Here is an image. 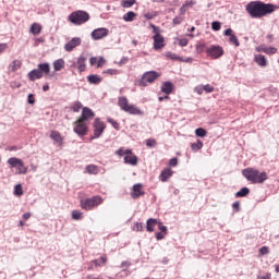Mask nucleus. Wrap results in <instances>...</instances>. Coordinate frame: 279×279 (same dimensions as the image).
<instances>
[{
	"label": "nucleus",
	"mask_w": 279,
	"mask_h": 279,
	"mask_svg": "<svg viewBox=\"0 0 279 279\" xmlns=\"http://www.w3.org/2000/svg\"><path fill=\"white\" fill-rule=\"evenodd\" d=\"M242 175L252 184H263L267 180V172H260L255 168H246L242 170Z\"/></svg>",
	"instance_id": "nucleus-2"
},
{
	"label": "nucleus",
	"mask_w": 279,
	"mask_h": 279,
	"mask_svg": "<svg viewBox=\"0 0 279 279\" xmlns=\"http://www.w3.org/2000/svg\"><path fill=\"white\" fill-rule=\"evenodd\" d=\"M72 110H73V112H80V110H82V102L76 101V102L72 106Z\"/></svg>",
	"instance_id": "nucleus-46"
},
{
	"label": "nucleus",
	"mask_w": 279,
	"mask_h": 279,
	"mask_svg": "<svg viewBox=\"0 0 279 279\" xmlns=\"http://www.w3.org/2000/svg\"><path fill=\"white\" fill-rule=\"evenodd\" d=\"M223 53H226V51L221 46H210L206 49V54L211 60H219Z\"/></svg>",
	"instance_id": "nucleus-11"
},
{
	"label": "nucleus",
	"mask_w": 279,
	"mask_h": 279,
	"mask_svg": "<svg viewBox=\"0 0 279 279\" xmlns=\"http://www.w3.org/2000/svg\"><path fill=\"white\" fill-rule=\"evenodd\" d=\"M149 27H151L153 34H155V36H161L160 35V28L156 27V25L150 24Z\"/></svg>",
	"instance_id": "nucleus-52"
},
{
	"label": "nucleus",
	"mask_w": 279,
	"mask_h": 279,
	"mask_svg": "<svg viewBox=\"0 0 279 279\" xmlns=\"http://www.w3.org/2000/svg\"><path fill=\"white\" fill-rule=\"evenodd\" d=\"M116 154L117 156H128V154H132V149L119 148Z\"/></svg>",
	"instance_id": "nucleus-37"
},
{
	"label": "nucleus",
	"mask_w": 279,
	"mask_h": 279,
	"mask_svg": "<svg viewBox=\"0 0 279 279\" xmlns=\"http://www.w3.org/2000/svg\"><path fill=\"white\" fill-rule=\"evenodd\" d=\"M165 234H166V233L157 232V233H156V239H157V241H162V239H165Z\"/></svg>",
	"instance_id": "nucleus-59"
},
{
	"label": "nucleus",
	"mask_w": 279,
	"mask_h": 279,
	"mask_svg": "<svg viewBox=\"0 0 279 279\" xmlns=\"http://www.w3.org/2000/svg\"><path fill=\"white\" fill-rule=\"evenodd\" d=\"M158 77H160V73L156 71L145 72L137 81V86L145 88L146 86H149V84H154L155 80H158Z\"/></svg>",
	"instance_id": "nucleus-7"
},
{
	"label": "nucleus",
	"mask_w": 279,
	"mask_h": 279,
	"mask_svg": "<svg viewBox=\"0 0 279 279\" xmlns=\"http://www.w3.org/2000/svg\"><path fill=\"white\" fill-rule=\"evenodd\" d=\"M49 73H51L49 63H39L38 69L28 72L27 77L31 82H36V80H43L44 75H49Z\"/></svg>",
	"instance_id": "nucleus-4"
},
{
	"label": "nucleus",
	"mask_w": 279,
	"mask_h": 279,
	"mask_svg": "<svg viewBox=\"0 0 279 279\" xmlns=\"http://www.w3.org/2000/svg\"><path fill=\"white\" fill-rule=\"evenodd\" d=\"M171 175H173V170H171V168H166L161 171V173L159 175V180L161 182H167V180H169V178H171Z\"/></svg>",
	"instance_id": "nucleus-23"
},
{
	"label": "nucleus",
	"mask_w": 279,
	"mask_h": 279,
	"mask_svg": "<svg viewBox=\"0 0 279 279\" xmlns=\"http://www.w3.org/2000/svg\"><path fill=\"white\" fill-rule=\"evenodd\" d=\"M54 71H62L64 69V59H59L53 62Z\"/></svg>",
	"instance_id": "nucleus-31"
},
{
	"label": "nucleus",
	"mask_w": 279,
	"mask_h": 279,
	"mask_svg": "<svg viewBox=\"0 0 279 279\" xmlns=\"http://www.w3.org/2000/svg\"><path fill=\"white\" fill-rule=\"evenodd\" d=\"M27 101H28V104H31V106H34L36 104V99L34 98L33 94L28 95Z\"/></svg>",
	"instance_id": "nucleus-57"
},
{
	"label": "nucleus",
	"mask_w": 279,
	"mask_h": 279,
	"mask_svg": "<svg viewBox=\"0 0 279 279\" xmlns=\"http://www.w3.org/2000/svg\"><path fill=\"white\" fill-rule=\"evenodd\" d=\"M161 93H165V95H171V93H173V83L165 82L161 86Z\"/></svg>",
	"instance_id": "nucleus-25"
},
{
	"label": "nucleus",
	"mask_w": 279,
	"mask_h": 279,
	"mask_svg": "<svg viewBox=\"0 0 279 279\" xmlns=\"http://www.w3.org/2000/svg\"><path fill=\"white\" fill-rule=\"evenodd\" d=\"M50 138L54 141V143H57L60 147L64 145V137L58 131H51Z\"/></svg>",
	"instance_id": "nucleus-21"
},
{
	"label": "nucleus",
	"mask_w": 279,
	"mask_h": 279,
	"mask_svg": "<svg viewBox=\"0 0 279 279\" xmlns=\"http://www.w3.org/2000/svg\"><path fill=\"white\" fill-rule=\"evenodd\" d=\"M104 74H108V75H119V73H121V72H119V70H117V69H108V70H105L104 72H102Z\"/></svg>",
	"instance_id": "nucleus-45"
},
{
	"label": "nucleus",
	"mask_w": 279,
	"mask_h": 279,
	"mask_svg": "<svg viewBox=\"0 0 279 279\" xmlns=\"http://www.w3.org/2000/svg\"><path fill=\"white\" fill-rule=\"evenodd\" d=\"M158 228L159 230L163 233V234H167V227L162 225V222H158Z\"/></svg>",
	"instance_id": "nucleus-55"
},
{
	"label": "nucleus",
	"mask_w": 279,
	"mask_h": 279,
	"mask_svg": "<svg viewBox=\"0 0 279 279\" xmlns=\"http://www.w3.org/2000/svg\"><path fill=\"white\" fill-rule=\"evenodd\" d=\"M90 119H95V112L92 111L90 108L84 107L83 110H82V114L78 118V120L83 121L85 123H88V121H90Z\"/></svg>",
	"instance_id": "nucleus-13"
},
{
	"label": "nucleus",
	"mask_w": 279,
	"mask_h": 279,
	"mask_svg": "<svg viewBox=\"0 0 279 279\" xmlns=\"http://www.w3.org/2000/svg\"><path fill=\"white\" fill-rule=\"evenodd\" d=\"M92 263L95 265V267H104L108 263V257L101 256L98 259L92 260Z\"/></svg>",
	"instance_id": "nucleus-29"
},
{
	"label": "nucleus",
	"mask_w": 279,
	"mask_h": 279,
	"mask_svg": "<svg viewBox=\"0 0 279 279\" xmlns=\"http://www.w3.org/2000/svg\"><path fill=\"white\" fill-rule=\"evenodd\" d=\"M278 7L272 3H264V2H250L246 5V12L252 16V19H263V16H267V14H271L276 12Z\"/></svg>",
	"instance_id": "nucleus-1"
},
{
	"label": "nucleus",
	"mask_w": 279,
	"mask_h": 279,
	"mask_svg": "<svg viewBox=\"0 0 279 279\" xmlns=\"http://www.w3.org/2000/svg\"><path fill=\"white\" fill-rule=\"evenodd\" d=\"M247 195H250V190L247 187H242L235 193V197H247Z\"/></svg>",
	"instance_id": "nucleus-33"
},
{
	"label": "nucleus",
	"mask_w": 279,
	"mask_h": 279,
	"mask_svg": "<svg viewBox=\"0 0 279 279\" xmlns=\"http://www.w3.org/2000/svg\"><path fill=\"white\" fill-rule=\"evenodd\" d=\"M72 66H74V69H77L80 73H84V71H86V58L78 57Z\"/></svg>",
	"instance_id": "nucleus-19"
},
{
	"label": "nucleus",
	"mask_w": 279,
	"mask_h": 279,
	"mask_svg": "<svg viewBox=\"0 0 279 279\" xmlns=\"http://www.w3.org/2000/svg\"><path fill=\"white\" fill-rule=\"evenodd\" d=\"M166 58H168L169 60H179V61L182 60L181 57H178V54L172 53V52H167Z\"/></svg>",
	"instance_id": "nucleus-42"
},
{
	"label": "nucleus",
	"mask_w": 279,
	"mask_h": 279,
	"mask_svg": "<svg viewBox=\"0 0 279 279\" xmlns=\"http://www.w3.org/2000/svg\"><path fill=\"white\" fill-rule=\"evenodd\" d=\"M134 19H136V13H134L132 11H130L123 15V21H125L126 23H132V21H134Z\"/></svg>",
	"instance_id": "nucleus-32"
},
{
	"label": "nucleus",
	"mask_w": 279,
	"mask_h": 279,
	"mask_svg": "<svg viewBox=\"0 0 279 279\" xmlns=\"http://www.w3.org/2000/svg\"><path fill=\"white\" fill-rule=\"evenodd\" d=\"M118 106L121 108V110L128 112L129 114L136 117H143V114H145V111L141 110V108L136 107V105L130 104V100L123 96L118 99Z\"/></svg>",
	"instance_id": "nucleus-3"
},
{
	"label": "nucleus",
	"mask_w": 279,
	"mask_h": 279,
	"mask_svg": "<svg viewBox=\"0 0 279 279\" xmlns=\"http://www.w3.org/2000/svg\"><path fill=\"white\" fill-rule=\"evenodd\" d=\"M232 208L235 210V213H239L240 208H241V203L239 202H234L232 204Z\"/></svg>",
	"instance_id": "nucleus-58"
},
{
	"label": "nucleus",
	"mask_w": 279,
	"mask_h": 279,
	"mask_svg": "<svg viewBox=\"0 0 279 279\" xmlns=\"http://www.w3.org/2000/svg\"><path fill=\"white\" fill-rule=\"evenodd\" d=\"M195 93H197V95H203L204 94V86L199 85V86H196L194 88Z\"/></svg>",
	"instance_id": "nucleus-56"
},
{
	"label": "nucleus",
	"mask_w": 279,
	"mask_h": 279,
	"mask_svg": "<svg viewBox=\"0 0 279 279\" xmlns=\"http://www.w3.org/2000/svg\"><path fill=\"white\" fill-rule=\"evenodd\" d=\"M124 163L125 165H131L132 167H136L138 165V157L134 155V153L128 154L124 156Z\"/></svg>",
	"instance_id": "nucleus-20"
},
{
	"label": "nucleus",
	"mask_w": 279,
	"mask_h": 279,
	"mask_svg": "<svg viewBox=\"0 0 279 279\" xmlns=\"http://www.w3.org/2000/svg\"><path fill=\"white\" fill-rule=\"evenodd\" d=\"M29 217H32V214L26 213V214H23L22 219H24V221H27V219H29Z\"/></svg>",
	"instance_id": "nucleus-64"
},
{
	"label": "nucleus",
	"mask_w": 279,
	"mask_h": 279,
	"mask_svg": "<svg viewBox=\"0 0 279 279\" xmlns=\"http://www.w3.org/2000/svg\"><path fill=\"white\" fill-rule=\"evenodd\" d=\"M180 62H187V63L192 64L193 58H191V57H189L186 59L181 58Z\"/></svg>",
	"instance_id": "nucleus-63"
},
{
	"label": "nucleus",
	"mask_w": 279,
	"mask_h": 279,
	"mask_svg": "<svg viewBox=\"0 0 279 279\" xmlns=\"http://www.w3.org/2000/svg\"><path fill=\"white\" fill-rule=\"evenodd\" d=\"M7 163L11 169H17L20 175H25V173H27V166H25V161L21 158L11 157L8 159Z\"/></svg>",
	"instance_id": "nucleus-8"
},
{
	"label": "nucleus",
	"mask_w": 279,
	"mask_h": 279,
	"mask_svg": "<svg viewBox=\"0 0 279 279\" xmlns=\"http://www.w3.org/2000/svg\"><path fill=\"white\" fill-rule=\"evenodd\" d=\"M80 204L83 210H93L97 208V206H101V204H104V198L99 195H96L90 198L81 199Z\"/></svg>",
	"instance_id": "nucleus-6"
},
{
	"label": "nucleus",
	"mask_w": 279,
	"mask_h": 279,
	"mask_svg": "<svg viewBox=\"0 0 279 279\" xmlns=\"http://www.w3.org/2000/svg\"><path fill=\"white\" fill-rule=\"evenodd\" d=\"M89 63L92 64V66H97V69H101V66H104V64H106V59L104 57H92L89 59Z\"/></svg>",
	"instance_id": "nucleus-22"
},
{
	"label": "nucleus",
	"mask_w": 279,
	"mask_h": 279,
	"mask_svg": "<svg viewBox=\"0 0 279 279\" xmlns=\"http://www.w3.org/2000/svg\"><path fill=\"white\" fill-rule=\"evenodd\" d=\"M143 195H145V191H143V183L134 184L131 192L132 199H138V197H143Z\"/></svg>",
	"instance_id": "nucleus-14"
},
{
	"label": "nucleus",
	"mask_w": 279,
	"mask_h": 279,
	"mask_svg": "<svg viewBox=\"0 0 279 279\" xmlns=\"http://www.w3.org/2000/svg\"><path fill=\"white\" fill-rule=\"evenodd\" d=\"M85 170L89 173V175H97L99 173V167L95 165L86 166Z\"/></svg>",
	"instance_id": "nucleus-28"
},
{
	"label": "nucleus",
	"mask_w": 279,
	"mask_h": 279,
	"mask_svg": "<svg viewBox=\"0 0 279 279\" xmlns=\"http://www.w3.org/2000/svg\"><path fill=\"white\" fill-rule=\"evenodd\" d=\"M156 226H158V220L156 218H149L146 221V230H147V232H154V228H156Z\"/></svg>",
	"instance_id": "nucleus-26"
},
{
	"label": "nucleus",
	"mask_w": 279,
	"mask_h": 279,
	"mask_svg": "<svg viewBox=\"0 0 279 279\" xmlns=\"http://www.w3.org/2000/svg\"><path fill=\"white\" fill-rule=\"evenodd\" d=\"M134 1H123L122 2V8H132L134 5Z\"/></svg>",
	"instance_id": "nucleus-54"
},
{
	"label": "nucleus",
	"mask_w": 279,
	"mask_h": 279,
	"mask_svg": "<svg viewBox=\"0 0 279 279\" xmlns=\"http://www.w3.org/2000/svg\"><path fill=\"white\" fill-rule=\"evenodd\" d=\"M258 53H267V56H274V53H278V48L276 47H266V46H258L255 48Z\"/></svg>",
	"instance_id": "nucleus-17"
},
{
	"label": "nucleus",
	"mask_w": 279,
	"mask_h": 279,
	"mask_svg": "<svg viewBox=\"0 0 279 279\" xmlns=\"http://www.w3.org/2000/svg\"><path fill=\"white\" fill-rule=\"evenodd\" d=\"M131 265H132V263H130L129 260H125V262L121 263L120 267H121L122 271H126V269L130 268Z\"/></svg>",
	"instance_id": "nucleus-48"
},
{
	"label": "nucleus",
	"mask_w": 279,
	"mask_h": 279,
	"mask_svg": "<svg viewBox=\"0 0 279 279\" xmlns=\"http://www.w3.org/2000/svg\"><path fill=\"white\" fill-rule=\"evenodd\" d=\"M68 21L73 25H84L90 21V15L86 11H75L69 15Z\"/></svg>",
	"instance_id": "nucleus-5"
},
{
	"label": "nucleus",
	"mask_w": 279,
	"mask_h": 279,
	"mask_svg": "<svg viewBox=\"0 0 279 279\" xmlns=\"http://www.w3.org/2000/svg\"><path fill=\"white\" fill-rule=\"evenodd\" d=\"M73 125V132L77 134V136H86V134H88V122L77 119Z\"/></svg>",
	"instance_id": "nucleus-10"
},
{
	"label": "nucleus",
	"mask_w": 279,
	"mask_h": 279,
	"mask_svg": "<svg viewBox=\"0 0 279 279\" xmlns=\"http://www.w3.org/2000/svg\"><path fill=\"white\" fill-rule=\"evenodd\" d=\"M21 61L20 60H14L11 63V71H19V69H21Z\"/></svg>",
	"instance_id": "nucleus-39"
},
{
	"label": "nucleus",
	"mask_w": 279,
	"mask_h": 279,
	"mask_svg": "<svg viewBox=\"0 0 279 279\" xmlns=\"http://www.w3.org/2000/svg\"><path fill=\"white\" fill-rule=\"evenodd\" d=\"M260 256H266V254H269V247L268 246H262L259 248Z\"/></svg>",
	"instance_id": "nucleus-50"
},
{
	"label": "nucleus",
	"mask_w": 279,
	"mask_h": 279,
	"mask_svg": "<svg viewBox=\"0 0 279 279\" xmlns=\"http://www.w3.org/2000/svg\"><path fill=\"white\" fill-rule=\"evenodd\" d=\"M195 49L197 53H204V51H206V43H197Z\"/></svg>",
	"instance_id": "nucleus-35"
},
{
	"label": "nucleus",
	"mask_w": 279,
	"mask_h": 279,
	"mask_svg": "<svg viewBox=\"0 0 279 279\" xmlns=\"http://www.w3.org/2000/svg\"><path fill=\"white\" fill-rule=\"evenodd\" d=\"M178 43L179 47H186L189 45V40L186 38H179Z\"/></svg>",
	"instance_id": "nucleus-49"
},
{
	"label": "nucleus",
	"mask_w": 279,
	"mask_h": 279,
	"mask_svg": "<svg viewBox=\"0 0 279 279\" xmlns=\"http://www.w3.org/2000/svg\"><path fill=\"white\" fill-rule=\"evenodd\" d=\"M106 131V123L101 119L96 118L93 122V135L90 136L92 141L99 138L101 134Z\"/></svg>",
	"instance_id": "nucleus-9"
},
{
	"label": "nucleus",
	"mask_w": 279,
	"mask_h": 279,
	"mask_svg": "<svg viewBox=\"0 0 279 279\" xmlns=\"http://www.w3.org/2000/svg\"><path fill=\"white\" fill-rule=\"evenodd\" d=\"M134 232H143V222H135L133 225Z\"/></svg>",
	"instance_id": "nucleus-43"
},
{
	"label": "nucleus",
	"mask_w": 279,
	"mask_h": 279,
	"mask_svg": "<svg viewBox=\"0 0 279 279\" xmlns=\"http://www.w3.org/2000/svg\"><path fill=\"white\" fill-rule=\"evenodd\" d=\"M145 143L147 147H156V145H158V142H156L154 138H148L145 141Z\"/></svg>",
	"instance_id": "nucleus-44"
},
{
	"label": "nucleus",
	"mask_w": 279,
	"mask_h": 279,
	"mask_svg": "<svg viewBox=\"0 0 279 279\" xmlns=\"http://www.w3.org/2000/svg\"><path fill=\"white\" fill-rule=\"evenodd\" d=\"M191 147L194 151H198V149H202V147H204V143L197 140V143H193Z\"/></svg>",
	"instance_id": "nucleus-36"
},
{
	"label": "nucleus",
	"mask_w": 279,
	"mask_h": 279,
	"mask_svg": "<svg viewBox=\"0 0 279 279\" xmlns=\"http://www.w3.org/2000/svg\"><path fill=\"white\" fill-rule=\"evenodd\" d=\"M211 29H214V32H219V29H221V23L220 22H213L211 23Z\"/></svg>",
	"instance_id": "nucleus-47"
},
{
	"label": "nucleus",
	"mask_w": 279,
	"mask_h": 279,
	"mask_svg": "<svg viewBox=\"0 0 279 279\" xmlns=\"http://www.w3.org/2000/svg\"><path fill=\"white\" fill-rule=\"evenodd\" d=\"M205 93H214L215 92V87L211 86L210 84L204 85L203 86Z\"/></svg>",
	"instance_id": "nucleus-51"
},
{
	"label": "nucleus",
	"mask_w": 279,
	"mask_h": 279,
	"mask_svg": "<svg viewBox=\"0 0 279 279\" xmlns=\"http://www.w3.org/2000/svg\"><path fill=\"white\" fill-rule=\"evenodd\" d=\"M145 19H148V21H151V19H154L156 16V13H146Z\"/></svg>",
	"instance_id": "nucleus-60"
},
{
	"label": "nucleus",
	"mask_w": 279,
	"mask_h": 279,
	"mask_svg": "<svg viewBox=\"0 0 279 279\" xmlns=\"http://www.w3.org/2000/svg\"><path fill=\"white\" fill-rule=\"evenodd\" d=\"M182 23V17H174L173 19V25H180Z\"/></svg>",
	"instance_id": "nucleus-62"
},
{
	"label": "nucleus",
	"mask_w": 279,
	"mask_h": 279,
	"mask_svg": "<svg viewBox=\"0 0 279 279\" xmlns=\"http://www.w3.org/2000/svg\"><path fill=\"white\" fill-rule=\"evenodd\" d=\"M72 219H74L75 221H80L81 219H84V213H82L80 210H73Z\"/></svg>",
	"instance_id": "nucleus-34"
},
{
	"label": "nucleus",
	"mask_w": 279,
	"mask_h": 279,
	"mask_svg": "<svg viewBox=\"0 0 279 279\" xmlns=\"http://www.w3.org/2000/svg\"><path fill=\"white\" fill-rule=\"evenodd\" d=\"M88 84H101L104 82V77L99 76V74H90L87 76Z\"/></svg>",
	"instance_id": "nucleus-24"
},
{
	"label": "nucleus",
	"mask_w": 279,
	"mask_h": 279,
	"mask_svg": "<svg viewBox=\"0 0 279 279\" xmlns=\"http://www.w3.org/2000/svg\"><path fill=\"white\" fill-rule=\"evenodd\" d=\"M8 49V44H0V53H3Z\"/></svg>",
	"instance_id": "nucleus-61"
},
{
	"label": "nucleus",
	"mask_w": 279,
	"mask_h": 279,
	"mask_svg": "<svg viewBox=\"0 0 279 279\" xmlns=\"http://www.w3.org/2000/svg\"><path fill=\"white\" fill-rule=\"evenodd\" d=\"M14 195H17L19 197H21V195H23V185H21V184L15 185Z\"/></svg>",
	"instance_id": "nucleus-41"
},
{
	"label": "nucleus",
	"mask_w": 279,
	"mask_h": 279,
	"mask_svg": "<svg viewBox=\"0 0 279 279\" xmlns=\"http://www.w3.org/2000/svg\"><path fill=\"white\" fill-rule=\"evenodd\" d=\"M108 34H110V31H108V28H96L92 32V38L94 40H101V38H106Z\"/></svg>",
	"instance_id": "nucleus-12"
},
{
	"label": "nucleus",
	"mask_w": 279,
	"mask_h": 279,
	"mask_svg": "<svg viewBox=\"0 0 279 279\" xmlns=\"http://www.w3.org/2000/svg\"><path fill=\"white\" fill-rule=\"evenodd\" d=\"M107 123H110V125H112V128H114V130H120V124L119 122H117V120L112 119V118H107Z\"/></svg>",
	"instance_id": "nucleus-38"
},
{
	"label": "nucleus",
	"mask_w": 279,
	"mask_h": 279,
	"mask_svg": "<svg viewBox=\"0 0 279 279\" xmlns=\"http://www.w3.org/2000/svg\"><path fill=\"white\" fill-rule=\"evenodd\" d=\"M43 32V26L38 23H34L31 26V33L34 34V36H38Z\"/></svg>",
	"instance_id": "nucleus-30"
},
{
	"label": "nucleus",
	"mask_w": 279,
	"mask_h": 279,
	"mask_svg": "<svg viewBox=\"0 0 279 279\" xmlns=\"http://www.w3.org/2000/svg\"><path fill=\"white\" fill-rule=\"evenodd\" d=\"M254 62H256L258 66H267V58H265L263 54H255Z\"/></svg>",
	"instance_id": "nucleus-27"
},
{
	"label": "nucleus",
	"mask_w": 279,
	"mask_h": 279,
	"mask_svg": "<svg viewBox=\"0 0 279 279\" xmlns=\"http://www.w3.org/2000/svg\"><path fill=\"white\" fill-rule=\"evenodd\" d=\"M153 40H154L153 47L155 51H159V49L165 48V45H167L165 41V36L162 35H154Z\"/></svg>",
	"instance_id": "nucleus-15"
},
{
	"label": "nucleus",
	"mask_w": 279,
	"mask_h": 279,
	"mask_svg": "<svg viewBox=\"0 0 279 279\" xmlns=\"http://www.w3.org/2000/svg\"><path fill=\"white\" fill-rule=\"evenodd\" d=\"M80 45H82V38L80 37H74L72 38L68 44L64 45V49L68 52L73 51V49H75L76 47H80Z\"/></svg>",
	"instance_id": "nucleus-16"
},
{
	"label": "nucleus",
	"mask_w": 279,
	"mask_h": 279,
	"mask_svg": "<svg viewBox=\"0 0 279 279\" xmlns=\"http://www.w3.org/2000/svg\"><path fill=\"white\" fill-rule=\"evenodd\" d=\"M170 167H178V157H173L169 160Z\"/></svg>",
	"instance_id": "nucleus-53"
},
{
	"label": "nucleus",
	"mask_w": 279,
	"mask_h": 279,
	"mask_svg": "<svg viewBox=\"0 0 279 279\" xmlns=\"http://www.w3.org/2000/svg\"><path fill=\"white\" fill-rule=\"evenodd\" d=\"M225 36H229V43H231V45H234V47H239L241 45V43H239V38L236 37V35H234V31H232V28H227L225 31Z\"/></svg>",
	"instance_id": "nucleus-18"
},
{
	"label": "nucleus",
	"mask_w": 279,
	"mask_h": 279,
	"mask_svg": "<svg viewBox=\"0 0 279 279\" xmlns=\"http://www.w3.org/2000/svg\"><path fill=\"white\" fill-rule=\"evenodd\" d=\"M195 134H196V136L204 138V136H206L207 132L204 128H198L195 130Z\"/></svg>",
	"instance_id": "nucleus-40"
}]
</instances>
